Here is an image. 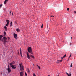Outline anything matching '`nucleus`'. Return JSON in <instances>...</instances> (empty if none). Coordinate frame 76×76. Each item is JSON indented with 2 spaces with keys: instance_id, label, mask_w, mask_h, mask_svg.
<instances>
[{
  "instance_id": "1",
  "label": "nucleus",
  "mask_w": 76,
  "mask_h": 76,
  "mask_svg": "<svg viewBox=\"0 0 76 76\" xmlns=\"http://www.w3.org/2000/svg\"><path fill=\"white\" fill-rule=\"evenodd\" d=\"M28 51L29 53H30L31 54H33V53L32 52V48L31 47H29L28 48Z\"/></svg>"
},
{
  "instance_id": "2",
  "label": "nucleus",
  "mask_w": 76,
  "mask_h": 76,
  "mask_svg": "<svg viewBox=\"0 0 76 76\" xmlns=\"http://www.w3.org/2000/svg\"><path fill=\"white\" fill-rule=\"evenodd\" d=\"M7 39V38H6V37H4L3 38L2 41H3V42H7L6 41Z\"/></svg>"
},
{
  "instance_id": "3",
  "label": "nucleus",
  "mask_w": 76,
  "mask_h": 76,
  "mask_svg": "<svg viewBox=\"0 0 76 76\" xmlns=\"http://www.w3.org/2000/svg\"><path fill=\"white\" fill-rule=\"evenodd\" d=\"M8 67L7 69V70H8V72L10 73V72H11V69H10V68L9 65H8Z\"/></svg>"
},
{
  "instance_id": "4",
  "label": "nucleus",
  "mask_w": 76,
  "mask_h": 76,
  "mask_svg": "<svg viewBox=\"0 0 76 76\" xmlns=\"http://www.w3.org/2000/svg\"><path fill=\"white\" fill-rule=\"evenodd\" d=\"M11 67H12V69H15L16 68V66L15 65H13L11 66Z\"/></svg>"
},
{
  "instance_id": "5",
  "label": "nucleus",
  "mask_w": 76,
  "mask_h": 76,
  "mask_svg": "<svg viewBox=\"0 0 76 76\" xmlns=\"http://www.w3.org/2000/svg\"><path fill=\"white\" fill-rule=\"evenodd\" d=\"M19 66L20 67V70H24L23 69V65H22V64H19Z\"/></svg>"
},
{
  "instance_id": "6",
  "label": "nucleus",
  "mask_w": 76,
  "mask_h": 76,
  "mask_svg": "<svg viewBox=\"0 0 76 76\" xmlns=\"http://www.w3.org/2000/svg\"><path fill=\"white\" fill-rule=\"evenodd\" d=\"M27 57L28 59H30V56H29V54L28 52L27 53Z\"/></svg>"
},
{
  "instance_id": "7",
  "label": "nucleus",
  "mask_w": 76,
  "mask_h": 76,
  "mask_svg": "<svg viewBox=\"0 0 76 76\" xmlns=\"http://www.w3.org/2000/svg\"><path fill=\"white\" fill-rule=\"evenodd\" d=\"M14 36L15 38L17 39V34L14 33Z\"/></svg>"
},
{
  "instance_id": "8",
  "label": "nucleus",
  "mask_w": 76,
  "mask_h": 76,
  "mask_svg": "<svg viewBox=\"0 0 76 76\" xmlns=\"http://www.w3.org/2000/svg\"><path fill=\"white\" fill-rule=\"evenodd\" d=\"M15 61H13L12 62L10 63L9 64H10V66H12V64H15Z\"/></svg>"
},
{
  "instance_id": "9",
  "label": "nucleus",
  "mask_w": 76,
  "mask_h": 76,
  "mask_svg": "<svg viewBox=\"0 0 76 76\" xmlns=\"http://www.w3.org/2000/svg\"><path fill=\"white\" fill-rule=\"evenodd\" d=\"M62 61H63V60L62 59H61V60H58L56 63H58V64L60 63V62H62Z\"/></svg>"
},
{
  "instance_id": "10",
  "label": "nucleus",
  "mask_w": 76,
  "mask_h": 76,
  "mask_svg": "<svg viewBox=\"0 0 76 76\" xmlns=\"http://www.w3.org/2000/svg\"><path fill=\"white\" fill-rule=\"evenodd\" d=\"M20 76H23V72H20Z\"/></svg>"
},
{
  "instance_id": "11",
  "label": "nucleus",
  "mask_w": 76,
  "mask_h": 76,
  "mask_svg": "<svg viewBox=\"0 0 76 76\" xmlns=\"http://www.w3.org/2000/svg\"><path fill=\"white\" fill-rule=\"evenodd\" d=\"M6 22H7V24H9V22H10V21H9V20H6Z\"/></svg>"
},
{
  "instance_id": "12",
  "label": "nucleus",
  "mask_w": 76,
  "mask_h": 76,
  "mask_svg": "<svg viewBox=\"0 0 76 76\" xmlns=\"http://www.w3.org/2000/svg\"><path fill=\"white\" fill-rule=\"evenodd\" d=\"M17 32H20V29L19 28H17L16 30Z\"/></svg>"
},
{
  "instance_id": "13",
  "label": "nucleus",
  "mask_w": 76,
  "mask_h": 76,
  "mask_svg": "<svg viewBox=\"0 0 76 76\" xmlns=\"http://www.w3.org/2000/svg\"><path fill=\"white\" fill-rule=\"evenodd\" d=\"M4 28L6 31H7V27L6 26H4Z\"/></svg>"
},
{
  "instance_id": "14",
  "label": "nucleus",
  "mask_w": 76,
  "mask_h": 76,
  "mask_svg": "<svg viewBox=\"0 0 76 76\" xmlns=\"http://www.w3.org/2000/svg\"><path fill=\"white\" fill-rule=\"evenodd\" d=\"M9 1V0H5L4 2V4H6V3H7V1Z\"/></svg>"
},
{
  "instance_id": "15",
  "label": "nucleus",
  "mask_w": 76,
  "mask_h": 76,
  "mask_svg": "<svg viewBox=\"0 0 76 76\" xmlns=\"http://www.w3.org/2000/svg\"><path fill=\"white\" fill-rule=\"evenodd\" d=\"M4 44V46H5L6 45V42H3Z\"/></svg>"
},
{
  "instance_id": "16",
  "label": "nucleus",
  "mask_w": 76,
  "mask_h": 76,
  "mask_svg": "<svg viewBox=\"0 0 76 76\" xmlns=\"http://www.w3.org/2000/svg\"><path fill=\"white\" fill-rule=\"evenodd\" d=\"M66 55H65L64 56L61 57V59L62 60V59L63 58H64V57H66Z\"/></svg>"
},
{
  "instance_id": "17",
  "label": "nucleus",
  "mask_w": 76,
  "mask_h": 76,
  "mask_svg": "<svg viewBox=\"0 0 76 76\" xmlns=\"http://www.w3.org/2000/svg\"><path fill=\"white\" fill-rule=\"evenodd\" d=\"M30 57H32V58H35V57H34V56L32 55H30Z\"/></svg>"
},
{
  "instance_id": "18",
  "label": "nucleus",
  "mask_w": 76,
  "mask_h": 76,
  "mask_svg": "<svg viewBox=\"0 0 76 76\" xmlns=\"http://www.w3.org/2000/svg\"><path fill=\"white\" fill-rule=\"evenodd\" d=\"M12 22H11L10 23V27H11V26H12Z\"/></svg>"
},
{
  "instance_id": "19",
  "label": "nucleus",
  "mask_w": 76,
  "mask_h": 76,
  "mask_svg": "<svg viewBox=\"0 0 76 76\" xmlns=\"http://www.w3.org/2000/svg\"><path fill=\"white\" fill-rule=\"evenodd\" d=\"M3 37V36L2 35H0V40H1V38Z\"/></svg>"
},
{
  "instance_id": "20",
  "label": "nucleus",
  "mask_w": 76,
  "mask_h": 76,
  "mask_svg": "<svg viewBox=\"0 0 76 76\" xmlns=\"http://www.w3.org/2000/svg\"><path fill=\"white\" fill-rule=\"evenodd\" d=\"M37 66L38 67V68L39 69H41V67L40 66H38V65H37Z\"/></svg>"
},
{
  "instance_id": "21",
  "label": "nucleus",
  "mask_w": 76,
  "mask_h": 76,
  "mask_svg": "<svg viewBox=\"0 0 76 76\" xmlns=\"http://www.w3.org/2000/svg\"><path fill=\"white\" fill-rule=\"evenodd\" d=\"M3 6V4H1L0 5V8H1V7Z\"/></svg>"
},
{
  "instance_id": "22",
  "label": "nucleus",
  "mask_w": 76,
  "mask_h": 76,
  "mask_svg": "<svg viewBox=\"0 0 76 76\" xmlns=\"http://www.w3.org/2000/svg\"><path fill=\"white\" fill-rule=\"evenodd\" d=\"M66 74H67V76H70V74H69V73H66Z\"/></svg>"
},
{
  "instance_id": "23",
  "label": "nucleus",
  "mask_w": 76,
  "mask_h": 76,
  "mask_svg": "<svg viewBox=\"0 0 76 76\" xmlns=\"http://www.w3.org/2000/svg\"><path fill=\"white\" fill-rule=\"evenodd\" d=\"M25 75L26 76H28V75H27V74H26V72H25Z\"/></svg>"
},
{
  "instance_id": "24",
  "label": "nucleus",
  "mask_w": 76,
  "mask_h": 76,
  "mask_svg": "<svg viewBox=\"0 0 76 76\" xmlns=\"http://www.w3.org/2000/svg\"><path fill=\"white\" fill-rule=\"evenodd\" d=\"M9 24H7H7H6L5 25V26H8V25H9Z\"/></svg>"
},
{
  "instance_id": "25",
  "label": "nucleus",
  "mask_w": 76,
  "mask_h": 76,
  "mask_svg": "<svg viewBox=\"0 0 76 76\" xmlns=\"http://www.w3.org/2000/svg\"><path fill=\"white\" fill-rule=\"evenodd\" d=\"M4 35H6V32H4Z\"/></svg>"
},
{
  "instance_id": "26",
  "label": "nucleus",
  "mask_w": 76,
  "mask_h": 76,
  "mask_svg": "<svg viewBox=\"0 0 76 76\" xmlns=\"http://www.w3.org/2000/svg\"><path fill=\"white\" fill-rule=\"evenodd\" d=\"M28 72V73H30V71H29V70H28L27 71Z\"/></svg>"
},
{
  "instance_id": "27",
  "label": "nucleus",
  "mask_w": 76,
  "mask_h": 76,
  "mask_svg": "<svg viewBox=\"0 0 76 76\" xmlns=\"http://www.w3.org/2000/svg\"><path fill=\"white\" fill-rule=\"evenodd\" d=\"M70 67H72V63H71V64Z\"/></svg>"
},
{
  "instance_id": "28",
  "label": "nucleus",
  "mask_w": 76,
  "mask_h": 76,
  "mask_svg": "<svg viewBox=\"0 0 76 76\" xmlns=\"http://www.w3.org/2000/svg\"><path fill=\"white\" fill-rule=\"evenodd\" d=\"M71 56H72V53H71L70 56L69 57V58H70V57H71Z\"/></svg>"
},
{
  "instance_id": "29",
  "label": "nucleus",
  "mask_w": 76,
  "mask_h": 76,
  "mask_svg": "<svg viewBox=\"0 0 76 76\" xmlns=\"http://www.w3.org/2000/svg\"><path fill=\"white\" fill-rule=\"evenodd\" d=\"M41 28H43V25L42 24V25L41 26Z\"/></svg>"
},
{
  "instance_id": "30",
  "label": "nucleus",
  "mask_w": 76,
  "mask_h": 76,
  "mask_svg": "<svg viewBox=\"0 0 76 76\" xmlns=\"http://www.w3.org/2000/svg\"><path fill=\"white\" fill-rule=\"evenodd\" d=\"M33 76H36V75H35V73L33 74Z\"/></svg>"
},
{
  "instance_id": "31",
  "label": "nucleus",
  "mask_w": 76,
  "mask_h": 76,
  "mask_svg": "<svg viewBox=\"0 0 76 76\" xmlns=\"http://www.w3.org/2000/svg\"><path fill=\"white\" fill-rule=\"evenodd\" d=\"M67 10H68V11H69V8H67Z\"/></svg>"
},
{
  "instance_id": "32",
  "label": "nucleus",
  "mask_w": 76,
  "mask_h": 76,
  "mask_svg": "<svg viewBox=\"0 0 76 76\" xmlns=\"http://www.w3.org/2000/svg\"><path fill=\"white\" fill-rule=\"evenodd\" d=\"M10 39V38L9 37H8V41H9Z\"/></svg>"
},
{
  "instance_id": "33",
  "label": "nucleus",
  "mask_w": 76,
  "mask_h": 76,
  "mask_svg": "<svg viewBox=\"0 0 76 76\" xmlns=\"http://www.w3.org/2000/svg\"><path fill=\"white\" fill-rule=\"evenodd\" d=\"M20 54H22V51H20Z\"/></svg>"
},
{
  "instance_id": "34",
  "label": "nucleus",
  "mask_w": 76,
  "mask_h": 76,
  "mask_svg": "<svg viewBox=\"0 0 76 76\" xmlns=\"http://www.w3.org/2000/svg\"><path fill=\"white\" fill-rule=\"evenodd\" d=\"M21 56L22 57H23V56H22V53L20 54Z\"/></svg>"
},
{
  "instance_id": "35",
  "label": "nucleus",
  "mask_w": 76,
  "mask_h": 76,
  "mask_svg": "<svg viewBox=\"0 0 76 76\" xmlns=\"http://www.w3.org/2000/svg\"><path fill=\"white\" fill-rule=\"evenodd\" d=\"M3 10L4 11V10H6V9H5V8H4V9Z\"/></svg>"
},
{
  "instance_id": "36",
  "label": "nucleus",
  "mask_w": 76,
  "mask_h": 76,
  "mask_svg": "<svg viewBox=\"0 0 76 76\" xmlns=\"http://www.w3.org/2000/svg\"><path fill=\"white\" fill-rule=\"evenodd\" d=\"M74 13H76V11H75Z\"/></svg>"
},
{
  "instance_id": "37",
  "label": "nucleus",
  "mask_w": 76,
  "mask_h": 76,
  "mask_svg": "<svg viewBox=\"0 0 76 76\" xmlns=\"http://www.w3.org/2000/svg\"><path fill=\"white\" fill-rule=\"evenodd\" d=\"M69 76H71V74L70 73V75Z\"/></svg>"
},
{
  "instance_id": "38",
  "label": "nucleus",
  "mask_w": 76,
  "mask_h": 76,
  "mask_svg": "<svg viewBox=\"0 0 76 76\" xmlns=\"http://www.w3.org/2000/svg\"><path fill=\"white\" fill-rule=\"evenodd\" d=\"M69 58L68 59V61H69Z\"/></svg>"
},
{
  "instance_id": "39",
  "label": "nucleus",
  "mask_w": 76,
  "mask_h": 76,
  "mask_svg": "<svg viewBox=\"0 0 76 76\" xmlns=\"http://www.w3.org/2000/svg\"><path fill=\"white\" fill-rule=\"evenodd\" d=\"M10 13H11V11H10Z\"/></svg>"
},
{
  "instance_id": "40",
  "label": "nucleus",
  "mask_w": 76,
  "mask_h": 76,
  "mask_svg": "<svg viewBox=\"0 0 76 76\" xmlns=\"http://www.w3.org/2000/svg\"><path fill=\"white\" fill-rule=\"evenodd\" d=\"M22 51V50L21 49V48L20 49V51Z\"/></svg>"
},
{
  "instance_id": "41",
  "label": "nucleus",
  "mask_w": 76,
  "mask_h": 76,
  "mask_svg": "<svg viewBox=\"0 0 76 76\" xmlns=\"http://www.w3.org/2000/svg\"><path fill=\"white\" fill-rule=\"evenodd\" d=\"M71 39H72V37H71Z\"/></svg>"
},
{
  "instance_id": "42",
  "label": "nucleus",
  "mask_w": 76,
  "mask_h": 76,
  "mask_svg": "<svg viewBox=\"0 0 76 76\" xmlns=\"http://www.w3.org/2000/svg\"><path fill=\"white\" fill-rule=\"evenodd\" d=\"M48 76H50V75H48Z\"/></svg>"
},
{
  "instance_id": "43",
  "label": "nucleus",
  "mask_w": 76,
  "mask_h": 76,
  "mask_svg": "<svg viewBox=\"0 0 76 76\" xmlns=\"http://www.w3.org/2000/svg\"><path fill=\"white\" fill-rule=\"evenodd\" d=\"M58 75V76H58V75Z\"/></svg>"
},
{
  "instance_id": "44",
  "label": "nucleus",
  "mask_w": 76,
  "mask_h": 76,
  "mask_svg": "<svg viewBox=\"0 0 76 76\" xmlns=\"http://www.w3.org/2000/svg\"><path fill=\"white\" fill-rule=\"evenodd\" d=\"M12 15H13V13H12Z\"/></svg>"
},
{
  "instance_id": "45",
  "label": "nucleus",
  "mask_w": 76,
  "mask_h": 76,
  "mask_svg": "<svg viewBox=\"0 0 76 76\" xmlns=\"http://www.w3.org/2000/svg\"><path fill=\"white\" fill-rule=\"evenodd\" d=\"M40 1H41V0H39Z\"/></svg>"
},
{
  "instance_id": "46",
  "label": "nucleus",
  "mask_w": 76,
  "mask_h": 76,
  "mask_svg": "<svg viewBox=\"0 0 76 76\" xmlns=\"http://www.w3.org/2000/svg\"><path fill=\"white\" fill-rule=\"evenodd\" d=\"M34 65V64H33V65Z\"/></svg>"
},
{
  "instance_id": "47",
  "label": "nucleus",
  "mask_w": 76,
  "mask_h": 76,
  "mask_svg": "<svg viewBox=\"0 0 76 76\" xmlns=\"http://www.w3.org/2000/svg\"><path fill=\"white\" fill-rule=\"evenodd\" d=\"M34 65V64H33V65Z\"/></svg>"
}]
</instances>
